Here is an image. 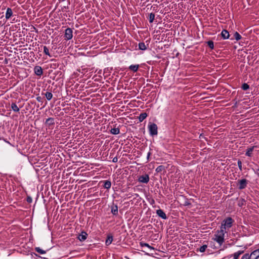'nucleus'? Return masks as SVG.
I'll return each instance as SVG.
<instances>
[{"label":"nucleus","instance_id":"obj_1","mask_svg":"<svg viewBox=\"0 0 259 259\" xmlns=\"http://www.w3.org/2000/svg\"><path fill=\"white\" fill-rule=\"evenodd\" d=\"M226 233L220 229L218 230L213 237V240L217 242L220 245H222L225 241V234Z\"/></svg>","mask_w":259,"mask_h":259},{"label":"nucleus","instance_id":"obj_2","mask_svg":"<svg viewBox=\"0 0 259 259\" xmlns=\"http://www.w3.org/2000/svg\"><path fill=\"white\" fill-rule=\"evenodd\" d=\"M234 222L233 220L231 217L225 219L222 222L220 229L227 233V230H229L232 226Z\"/></svg>","mask_w":259,"mask_h":259},{"label":"nucleus","instance_id":"obj_3","mask_svg":"<svg viewBox=\"0 0 259 259\" xmlns=\"http://www.w3.org/2000/svg\"><path fill=\"white\" fill-rule=\"evenodd\" d=\"M148 128L150 136H157L158 134V127L156 124L149 122L148 125Z\"/></svg>","mask_w":259,"mask_h":259},{"label":"nucleus","instance_id":"obj_4","mask_svg":"<svg viewBox=\"0 0 259 259\" xmlns=\"http://www.w3.org/2000/svg\"><path fill=\"white\" fill-rule=\"evenodd\" d=\"M73 37V31L70 28H67L65 31L64 37L66 40H70Z\"/></svg>","mask_w":259,"mask_h":259},{"label":"nucleus","instance_id":"obj_5","mask_svg":"<svg viewBox=\"0 0 259 259\" xmlns=\"http://www.w3.org/2000/svg\"><path fill=\"white\" fill-rule=\"evenodd\" d=\"M238 188L240 190H242L246 187L247 184V181L245 179H242L239 180L238 181Z\"/></svg>","mask_w":259,"mask_h":259},{"label":"nucleus","instance_id":"obj_6","mask_svg":"<svg viewBox=\"0 0 259 259\" xmlns=\"http://www.w3.org/2000/svg\"><path fill=\"white\" fill-rule=\"evenodd\" d=\"M138 181L140 183L147 184L149 181V177L147 174L140 176L138 178Z\"/></svg>","mask_w":259,"mask_h":259},{"label":"nucleus","instance_id":"obj_7","mask_svg":"<svg viewBox=\"0 0 259 259\" xmlns=\"http://www.w3.org/2000/svg\"><path fill=\"white\" fill-rule=\"evenodd\" d=\"M257 147L256 146H253L248 148L246 150L245 155L248 157H251L253 151H254V149Z\"/></svg>","mask_w":259,"mask_h":259},{"label":"nucleus","instance_id":"obj_8","mask_svg":"<svg viewBox=\"0 0 259 259\" xmlns=\"http://www.w3.org/2000/svg\"><path fill=\"white\" fill-rule=\"evenodd\" d=\"M88 234L82 231L80 234L78 235L77 238L80 241H84L87 238Z\"/></svg>","mask_w":259,"mask_h":259},{"label":"nucleus","instance_id":"obj_9","mask_svg":"<svg viewBox=\"0 0 259 259\" xmlns=\"http://www.w3.org/2000/svg\"><path fill=\"white\" fill-rule=\"evenodd\" d=\"M156 214L162 219L166 220L167 219V216L165 213L163 211V210L159 209L156 210Z\"/></svg>","mask_w":259,"mask_h":259},{"label":"nucleus","instance_id":"obj_10","mask_svg":"<svg viewBox=\"0 0 259 259\" xmlns=\"http://www.w3.org/2000/svg\"><path fill=\"white\" fill-rule=\"evenodd\" d=\"M34 73L36 75L40 76L42 74L43 71L40 66H35L34 68Z\"/></svg>","mask_w":259,"mask_h":259},{"label":"nucleus","instance_id":"obj_11","mask_svg":"<svg viewBox=\"0 0 259 259\" xmlns=\"http://www.w3.org/2000/svg\"><path fill=\"white\" fill-rule=\"evenodd\" d=\"M13 16V11L10 8H8L6 10L5 17L6 20H9Z\"/></svg>","mask_w":259,"mask_h":259},{"label":"nucleus","instance_id":"obj_12","mask_svg":"<svg viewBox=\"0 0 259 259\" xmlns=\"http://www.w3.org/2000/svg\"><path fill=\"white\" fill-rule=\"evenodd\" d=\"M221 34L224 39H228L230 36L229 32L225 29L222 30Z\"/></svg>","mask_w":259,"mask_h":259},{"label":"nucleus","instance_id":"obj_13","mask_svg":"<svg viewBox=\"0 0 259 259\" xmlns=\"http://www.w3.org/2000/svg\"><path fill=\"white\" fill-rule=\"evenodd\" d=\"M250 257L251 259H257L259 257V253L255 250L251 253Z\"/></svg>","mask_w":259,"mask_h":259},{"label":"nucleus","instance_id":"obj_14","mask_svg":"<svg viewBox=\"0 0 259 259\" xmlns=\"http://www.w3.org/2000/svg\"><path fill=\"white\" fill-rule=\"evenodd\" d=\"M140 245L142 247H147L150 250H154V248L151 246H150L149 244L144 243L143 242H140Z\"/></svg>","mask_w":259,"mask_h":259},{"label":"nucleus","instance_id":"obj_15","mask_svg":"<svg viewBox=\"0 0 259 259\" xmlns=\"http://www.w3.org/2000/svg\"><path fill=\"white\" fill-rule=\"evenodd\" d=\"M46 124L49 126L54 125L55 124L54 118L52 117L48 118L46 121Z\"/></svg>","mask_w":259,"mask_h":259},{"label":"nucleus","instance_id":"obj_16","mask_svg":"<svg viewBox=\"0 0 259 259\" xmlns=\"http://www.w3.org/2000/svg\"><path fill=\"white\" fill-rule=\"evenodd\" d=\"M103 183H104L103 186H104V188L109 189L111 188V183L110 181H108V180L104 181Z\"/></svg>","mask_w":259,"mask_h":259},{"label":"nucleus","instance_id":"obj_17","mask_svg":"<svg viewBox=\"0 0 259 259\" xmlns=\"http://www.w3.org/2000/svg\"><path fill=\"white\" fill-rule=\"evenodd\" d=\"M148 115L146 113H141L138 117L140 122H142L147 117Z\"/></svg>","mask_w":259,"mask_h":259},{"label":"nucleus","instance_id":"obj_18","mask_svg":"<svg viewBox=\"0 0 259 259\" xmlns=\"http://www.w3.org/2000/svg\"><path fill=\"white\" fill-rule=\"evenodd\" d=\"M112 241H113V236L111 235H108L107 236V239L105 241V244L107 246H108L111 244Z\"/></svg>","mask_w":259,"mask_h":259},{"label":"nucleus","instance_id":"obj_19","mask_svg":"<svg viewBox=\"0 0 259 259\" xmlns=\"http://www.w3.org/2000/svg\"><path fill=\"white\" fill-rule=\"evenodd\" d=\"M139 67V65H131L129 66V69L136 72L138 71Z\"/></svg>","mask_w":259,"mask_h":259},{"label":"nucleus","instance_id":"obj_20","mask_svg":"<svg viewBox=\"0 0 259 259\" xmlns=\"http://www.w3.org/2000/svg\"><path fill=\"white\" fill-rule=\"evenodd\" d=\"M11 109L15 112H18L20 110L19 108L17 106L15 103H12L11 104Z\"/></svg>","mask_w":259,"mask_h":259},{"label":"nucleus","instance_id":"obj_21","mask_svg":"<svg viewBox=\"0 0 259 259\" xmlns=\"http://www.w3.org/2000/svg\"><path fill=\"white\" fill-rule=\"evenodd\" d=\"M139 49L142 51H145L147 49V47L144 42H140L138 45Z\"/></svg>","mask_w":259,"mask_h":259},{"label":"nucleus","instance_id":"obj_22","mask_svg":"<svg viewBox=\"0 0 259 259\" xmlns=\"http://www.w3.org/2000/svg\"><path fill=\"white\" fill-rule=\"evenodd\" d=\"M119 132L120 130L119 128H113L110 130V133L113 135H117Z\"/></svg>","mask_w":259,"mask_h":259},{"label":"nucleus","instance_id":"obj_23","mask_svg":"<svg viewBox=\"0 0 259 259\" xmlns=\"http://www.w3.org/2000/svg\"><path fill=\"white\" fill-rule=\"evenodd\" d=\"M111 212L114 215H116L118 213V207L116 205L114 206H113L111 208Z\"/></svg>","mask_w":259,"mask_h":259},{"label":"nucleus","instance_id":"obj_24","mask_svg":"<svg viewBox=\"0 0 259 259\" xmlns=\"http://www.w3.org/2000/svg\"><path fill=\"white\" fill-rule=\"evenodd\" d=\"M47 99L49 101L51 100L53 97V94L51 92H47L45 94Z\"/></svg>","mask_w":259,"mask_h":259},{"label":"nucleus","instance_id":"obj_25","mask_svg":"<svg viewBox=\"0 0 259 259\" xmlns=\"http://www.w3.org/2000/svg\"><path fill=\"white\" fill-rule=\"evenodd\" d=\"M35 251L39 253L40 254H44L46 253V251L45 250H42L40 247H35Z\"/></svg>","mask_w":259,"mask_h":259},{"label":"nucleus","instance_id":"obj_26","mask_svg":"<svg viewBox=\"0 0 259 259\" xmlns=\"http://www.w3.org/2000/svg\"><path fill=\"white\" fill-rule=\"evenodd\" d=\"M154 18H155V14L153 13H151L149 14V22L152 23L153 22Z\"/></svg>","mask_w":259,"mask_h":259},{"label":"nucleus","instance_id":"obj_27","mask_svg":"<svg viewBox=\"0 0 259 259\" xmlns=\"http://www.w3.org/2000/svg\"><path fill=\"white\" fill-rule=\"evenodd\" d=\"M43 49H44V52L45 54V55H46L49 57H51V55H50V54L49 53V49L46 46H43Z\"/></svg>","mask_w":259,"mask_h":259},{"label":"nucleus","instance_id":"obj_28","mask_svg":"<svg viewBox=\"0 0 259 259\" xmlns=\"http://www.w3.org/2000/svg\"><path fill=\"white\" fill-rule=\"evenodd\" d=\"M165 169V167L163 165H159L155 169V171L157 172H160Z\"/></svg>","mask_w":259,"mask_h":259},{"label":"nucleus","instance_id":"obj_29","mask_svg":"<svg viewBox=\"0 0 259 259\" xmlns=\"http://www.w3.org/2000/svg\"><path fill=\"white\" fill-rule=\"evenodd\" d=\"M234 36L235 39L236 40H239L241 39L242 38L241 35L238 32H235V33L234 34Z\"/></svg>","mask_w":259,"mask_h":259},{"label":"nucleus","instance_id":"obj_30","mask_svg":"<svg viewBox=\"0 0 259 259\" xmlns=\"http://www.w3.org/2000/svg\"><path fill=\"white\" fill-rule=\"evenodd\" d=\"M207 247V245H203L199 248V250L200 252H204L205 251Z\"/></svg>","mask_w":259,"mask_h":259},{"label":"nucleus","instance_id":"obj_31","mask_svg":"<svg viewBox=\"0 0 259 259\" xmlns=\"http://www.w3.org/2000/svg\"><path fill=\"white\" fill-rule=\"evenodd\" d=\"M208 46L211 49H213L214 48V44L212 40H209L207 42Z\"/></svg>","mask_w":259,"mask_h":259},{"label":"nucleus","instance_id":"obj_32","mask_svg":"<svg viewBox=\"0 0 259 259\" xmlns=\"http://www.w3.org/2000/svg\"><path fill=\"white\" fill-rule=\"evenodd\" d=\"M249 85H248L246 83H244L242 85V90L246 91L249 89Z\"/></svg>","mask_w":259,"mask_h":259},{"label":"nucleus","instance_id":"obj_33","mask_svg":"<svg viewBox=\"0 0 259 259\" xmlns=\"http://www.w3.org/2000/svg\"><path fill=\"white\" fill-rule=\"evenodd\" d=\"M245 201L244 199H242L239 201L238 205L240 207L242 206L245 204Z\"/></svg>","mask_w":259,"mask_h":259},{"label":"nucleus","instance_id":"obj_34","mask_svg":"<svg viewBox=\"0 0 259 259\" xmlns=\"http://www.w3.org/2000/svg\"><path fill=\"white\" fill-rule=\"evenodd\" d=\"M242 251H239V252H235L234 254V259H237L238 256H239V255L240 254L242 253Z\"/></svg>","mask_w":259,"mask_h":259},{"label":"nucleus","instance_id":"obj_35","mask_svg":"<svg viewBox=\"0 0 259 259\" xmlns=\"http://www.w3.org/2000/svg\"><path fill=\"white\" fill-rule=\"evenodd\" d=\"M237 163H238V166L239 167V170L240 171H242V162H241V161L240 160H239L238 161Z\"/></svg>","mask_w":259,"mask_h":259},{"label":"nucleus","instance_id":"obj_36","mask_svg":"<svg viewBox=\"0 0 259 259\" xmlns=\"http://www.w3.org/2000/svg\"><path fill=\"white\" fill-rule=\"evenodd\" d=\"M190 204H191L190 202L188 200H186V201H185L184 205L185 206H188V205H189Z\"/></svg>","mask_w":259,"mask_h":259},{"label":"nucleus","instance_id":"obj_37","mask_svg":"<svg viewBox=\"0 0 259 259\" xmlns=\"http://www.w3.org/2000/svg\"><path fill=\"white\" fill-rule=\"evenodd\" d=\"M118 161V158L117 157H115L112 159V162L114 163H116Z\"/></svg>","mask_w":259,"mask_h":259},{"label":"nucleus","instance_id":"obj_38","mask_svg":"<svg viewBox=\"0 0 259 259\" xmlns=\"http://www.w3.org/2000/svg\"><path fill=\"white\" fill-rule=\"evenodd\" d=\"M151 154V153L150 151L148 152L147 155V159L148 161L149 160V158H150Z\"/></svg>","mask_w":259,"mask_h":259},{"label":"nucleus","instance_id":"obj_39","mask_svg":"<svg viewBox=\"0 0 259 259\" xmlns=\"http://www.w3.org/2000/svg\"><path fill=\"white\" fill-rule=\"evenodd\" d=\"M27 201L29 203H31L32 202V198L30 197H27Z\"/></svg>","mask_w":259,"mask_h":259},{"label":"nucleus","instance_id":"obj_40","mask_svg":"<svg viewBox=\"0 0 259 259\" xmlns=\"http://www.w3.org/2000/svg\"><path fill=\"white\" fill-rule=\"evenodd\" d=\"M40 97H37V98H36V99H37V100L38 101H40Z\"/></svg>","mask_w":259,"mask_h":259},{"label":"nucleus","instance_id":"obj_41","mask_svg":"<svg viewBox=\"0 0 259 259\" xmlns=\"http://www.w3.org/2000/svg\"><path fill=\"white\" fill-rule=\"evenodd\" d=\"M146 254L149 255L148 253H145Z\"/></svg>","mask_w":259,"mask_h":259}]
</instances>
